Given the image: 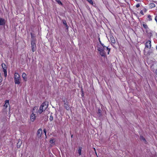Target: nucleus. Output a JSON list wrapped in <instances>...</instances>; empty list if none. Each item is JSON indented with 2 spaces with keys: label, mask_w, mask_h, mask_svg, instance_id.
I'll return each mask as SVG.
<instances>
[{
  "label": "nucleus",
  "mask_w": 157,
  "mask_h": 157,
  "mask_svg": "<svg viewBox=\"0 0 157 157\" xmlns=\"http://www.w3.org/2000/svg\"><path fill=\"white\" fill-rule=\"evenodd\" d=\"M14 81L15 84L18 85L21 83L20 75L17 73H15L14 74Z\"/></svg>",
  "instance_id": "obj_1"
},
{
  "label": "nucleus",
  "mask_w": 157,
  "mask_h": 157,
  "mask_svg": "<svg viewBox=\"0 0 157 157\" xmlns=\"http://www.w3.org/2000/svg\"><path fill=\"white\" fill-rule=\"evenodd\" d=\"M98 50L99 52L100 55L102 56H105V55L106 52L105 49L101 47H98Z\"/></svg>",
  "instance_id": "obj_2"
},
{
  "label": "nucleus",
  "mask_w": 157,
  "mask_h": 157,
  "mask_svg": "<svg viewBox=\"0 0 157 157\" xmlns=\"http://www.w3.org/2000/svg\"><path fill=\"white\" fill-rule=\"evenodd\" d=\"M42 133V129L41 128L39 129L37 132V135L38 138H39L41 136Z\"/></svg>",
  "instance_id": "obj_3"
},
{
  "label": "nucleus",
  "mask_w": 157,
  "mask_h": 157,
  "mask_svg": "<svg viewBox=\"0 0 157 157\" xmlns=\"http://www.w3.org/2000/svg\"><path fill=\"white\" fill-rule=\"evenodd\" d=\"M151 46V41L149 40L147 41L145 43V47L149 48H150Z\"/></svg>",
  "instance_id": "obj_4"
},
{
  "label": "nucleus",
  "mask_w": 157,
  "mask_h": 157,
  "mask_svg": "<svg viewBox=\"0 0 157 157\" xmlns=\"http://www.w3.org/2000/svg\"><path fill=\"white\" fill-rule=\"evenodd\" d=\"M101 45L102 46V47H101L103 48L104 49H105L106 51L107 52L108 54H109L110 49V48H108V47L105 46L103 44H102Z\"/></svg>",
  "instance_id": "obj_5"
},
{
  "label": "nucleus",
  "mask_w": 157,
  "mask_h": 157,
  "mask_svg": "<svg viewBox=\"0 0 157 157\" xmlns=\"http://www.w3.org/2000/svg\"><path fill=\"white\" fill-rule=\"evenodd\" d=\"M44 105V104H42L40 107L39 109L38 110V112L40 114L41 113L43 112V111H44L43 108Z\"/></svg>",
  "instance_id": "obj_6"
},
{
  "label": "nucleus",
  "mask_w": 157,
  "mask_h": 157,
  "mask_svg": "<svg viewBox=\"0 0 157 157\" xmlns=\"http://www.w3.org/2000/svg\"><path fill=\"white\" fill-rule=\"evenodd\" d=\"M31 45L32 50L33 52H35L36 50V43L31 44Z\"/></svg>",
  "instance_id": "obj_7"
},
{
  "label": "nucleus",
  "mask_w": 157,
  "mask_h": 157,
  "mask_svg": "<svg viewBox=\"0 0 157 157\" xmlns=\"http://www.w3.org/2000/svg\"><path fill=\"white\" fill-rule=\"evenodd\" d=\"M5 24V20L2 18H0V25H4Z\"/></svg>",
  "instance_id": "obj_8"
},
{
  "label": "nucleus",
  "mask_w": 157,
  "mask_h": 157,
  "mask_svg": "<svg viewBox=\"0 0 157 157\" xmlns=\"http://www.w3.org/2000/svg\"><path fill=\"white\" fill-rule=\"evenodd\" d=\"M109 36H110V39L111 42L112 43H113L114 44H115V40L114 37L111 35H110Z\"/></svg>",
  "instance_id": "obj_9"
},
{
  "label": "nucleus",
  "mask_w": 157,
  "mask_h": 157,
  "mask_svg": "<svg viewBox=\"0 0 157 157\" xmlns=\"http://www.w3.org/2000/svg\"><path fill=\"white\" fill-rule=\"evenodd\" d=\"M5 103L4 105V106L5 107V108L3 109V110H5L6 109V108L8 106V105L9 104V100H6L5 101Z\"/></svg>",
  "instance_id": "obj_10"
},
{
  "label": "nucleus",
  "mask_w": 157,
  "mask_h": 157,
  "mask_svg": "<svg viewBox=\"0 0 157 157\" xmlns=\"http://www.w3.org/2000/svg\"><path fill=\"white\" fill-rule=\"evenodd\" d=\"M22 143V141L20 140H19L18 143H17V147L18 148L20 147Z\"/></svg>",
  "instance_id": "obj_11"
},
{
  "label": "nucleus",
  "mask_w": 157,
  "mask_h": 157,
  "mask_svg": "<svg viewBox=\"0 0 157 157\" xmlns=\"http://www.w3.org/2000/svg\"><path fill=\"white\" fill-rule=\"evenodd\" d=\"M35 114L34 113H33L31 114V117H30V119H31V121L32 122L34 121L35 120Z\"/></svg>",
  "instance_id": "obj_12"
},
{
  "label": "nucleus",
  "mask_w": 157,
  "mask_h": 157,
  "mask_svg": "<svg viewBox=\"0 0 157 157\" xmlns=\"http://www.w3.org/2000/svg\"><path fill=\"white\" fill-rule=\"evenodd\" d=\"M64 108L67 110H69L70 109V107L68 105V103H64Z\"/></svg>",
  "instance_id": "obj_13"
},
{
  "label": "nucleus",
  "mask_w": 157,
  "mask_h": 157,
  "mask_svg": "<svg viewBox=\"0 0 157 157\" xmlns=\"http://www.w3.org/2000/svg\"><path fill=\"white\" fill-rule=\"evenodd\" d=\"M140 139L141 141H143L146 144L147 143V141L145 139L144 137V136H140Z\"/></svg>",
  "instance_id": "obj_14"
},
{
  "label": "nucleus",
  "mask_w": 157,
  "mask_h": 157,
  "mask_svg": "<svg viewBox=\"0 0 157 157\" xmlns=\"http://www.w3.org/2000/svg\"><path fill=\"white\" fill-rule=\"evenodd\" d=\"M82 149V147H78V152L79 155H81V151Z\"/></svg>",
  "instance_id": "obj_15"
},
{
  "label": "nucleus",
  "mask_w": 157,
  "mask_h": 157,
  "mask_svg": "<svg viewBox=\"0 0 157 157\" xmlns=\"http://www.w3.org/2000/svg\"><path fill=\"white\" fill-rule=\"evenodd\" d=\"M42 104H44V106H43V108L44 109V111H45L47 109L48 107V105L46 104V102H44Z\"/></svg>",
  "instance_id": "obj_16"
},
{
  "label": "nucleus",
  "mask_w": 157,
  "mask_h": 157,
  "mask_svg": "<svg viewBox=\"0 0 157 157\" xmlns=\"http://www.w3.org/2000/svg\"><path fill=\"white\" fill-rule=\"evenodd\" d=\"M101 110L100 109V108L98 109V112H97V113L98 114L99 117H100L101 115Z\"/></svg>",
  "instance_id": "obj_17"
},
{
  "label": "nucleus",
  "mask_w": 157,
  "mask_h": 157,
  "mask_svg": "<svg viewBox=\"0 0 157 157\" xmlns=\"http://www.w3.org/2000/svg\"><path fill=\"white\" fill-rule=\"evenodd\" d=\"M31 44L36 43V40L35 38H31Z\"/></svg>",
  "instance_id": "obj_18"
},
{
  "label": "nucleus",
  "mask_w": 157,
  "mask_h": 157,
  "mask_svg": "<svg viewBox=\"0 0 157 157\" xmlns=\"http://www.w3.org/2000/svg\"><path fill=\"white\" fill-rule=\"evenodd\" d=\"M52 113H51V115L50 116L49 120L50 121H52L53 119V117L52 115Z\"/></svg>",
  "instance_id": "obj_19"
},
{
  "label": "nucleus",
  "mask_w": 157,
  "mask_h": 157,
  "mask_svg": "<svg viewBox=\"0 0 157 157\" xmlns=\"http://www.w3.org/2000/svg\"><path fill=\"white\" fill-rule=\"evenodd\" d=\"M55 1L57 2V3L59 4V5H63V4L61 2V1H59V0H55Z\"/></svg>",
  "instance_id": "obj_20"
},
{
  "label": "nucleus",
  "mask_w": 157,
  "mask_h": 157,
  "mask_svg": "<svg viewBox=\"0 0 157 157\" xmlns=\"http://www.w3.org/2000/svg\"><path fill=\"white\" fill-rule=\"evenodd\" d=\"M143 27L145 29H147L148 28L147 25L146 24H143Z\"/></svg>",
  "instance_id": "obj_21"
},
{
  "label": "nucleus",
  "mask_w": 157,
  "mask_h": 157,
  "mask_svg": "<svg viewBox=\"0 0 157 157\" xmlns=\"http://www.w3.org/2000/svg\"><path fill=\"white\" fill-rule=\"evenodd\" d=\"M150 5L151 8H154L155 6V5L153 3H151Z\"/></svg>",
  "instance_id": "obj_22"
},
{
  "label": "nucleus",
  "mask_w": 157,
  "mask_h": 157,
  "mask_svg": "<svg viewBox=\"0 0 157 157\" xmlns=\"http://www.w3.org/2000/svg\"><path fill=\"white\" fill-rule=\"evenodd\" d=\"M31 38H35V36L34 33H31Z\"/></svg>",
  "instance_id": "obj_23"
},
{
  "label": "nucleus",
  "mask_w": 157,
  "mask_h": 157,
  "mask_svg": "<svg viewBox=\"0 0 157 157\" xmlns=\"http://www.w3.org/2000/svg\"><path fill=\"white\" fill-rule=\"evenodd\" d=\"M49 142L51 144H53L54 143V139L52 138L50 139Z\"/></svg>",
  "instance_id": "obj_24"
},
{
  "label": "nucleus",
  "mask_w": 157,
  "mask_h": 157,
  "mask_svg": "<svg viewBox=\"0 0 157 157\" xmlns=\"http://www.w3.org/2000/svg\"><path fill=\"white\" fill-rule=\"evenodd\" d=\"M147 18L149 19V21H151L152 20L151 16L150 15H148L147 16Z\"/></svg>",
  "instance_id": "obj_25"
},
{
  "label": "nucleus",
  "mask_w": 157,
  "mask_h": 157,
  "mask_svg": "<svg viewBox=\"0 0 157 157\" xmlns=\"http://www.w3.org/2000/svg\"><path fill=\"white\" fill-rule=\"evenodd\" d=\"M63 23L64 25H67L66 21L65 20L63 19L62 20Z\"/></svg>",
  "instance_id": "obj_26"
},
{
  "label": "nucleus",
  "mask_w": 157,
  "mask_h": 157,
  "mask_svg": "<svg viewBox=\"0 0 157 157\" xmlns=\"http://www.w3.org/2000/svg\"><path fill=\"white\" fill-rule=\"evenodd\" d=\"M1 66L3 68V69H4L6 67V64L4 63H2L1 64Z\"/></svg>",
  "instance_id": "obj_27"
},
{
  "label": "nucleus",
  "mask_w": 157,
  "mask_h": 157,
  "mask_svg": "<svg viewBox=\"0 0 157 157\" xmlns=\"http://www.w3.org/2000/svg\"><path fill=\"white\" fill-rule=\"evenodd\" d=\"M89 2L91 5L93 4V3L92 0H87Z\"/></svg>",
  "instance_id": "obj_28"
},
{
  "label": "nucleus",
  "mask_w": 157,
  "mask_h": 157,
  "mask_svg": "<svg viewBox=\"0 0 157 157\" xmlns=\"http://www.w3.org/2000/svg\"><path fill=\"white\" fill-rule=\"evenodd\" d=\"M43 131H44V133L45 135V136H46V138H47V136H46V132H46V129H44Z\"/></svg>",
  "instance_id": "obj_29"
},
{
  "label": "nucleus",
  "mask_w": 157,
  "mask_h": 157,
  "mask_svg": "<svg viewBox=\"0 0 157 157\" xmlns=\"http://www.w3.org/2000/svg\"><path fill=\"white\" fill-rule=\"evenodd\" d=\"M26 76V74L25 73H23L22 74V77L23 78H25Z\"/></svg>",
  "instance_id": "obj_30"
},
{
  "label": "nucleus",
  "mask_w": 157,
  "mask_h": 157,
  "mask_svg": "<svg viewBox=\"0 0 157 157\" xmlns=\"http://www.w3.org/2000/svg\"><path fill=\"white\" fill-rule=\"evenodd\" d=\"M65 26H66V31H68V28H69L68 25H65Z\"/></svg>",
  "instance_id": "obj_31"
},
{
  "label": "nucleus",
  "mask_w": 157,
  "mask_h": 157,
  "mask_svg": "<svg viewBox=\"0 0 157 157\" xmlns=\"http://www.w3.org/2000/svg\"><path fill=\"white\" fill-rule=\"evenodd\" d=\"M6 68H7L6 67L5 68L3 69V71L4 72H7Z\"/></svg>",
  "instance_id": "obj_32"
},
{
  "label": "nucleus",
  "mask_w": 157,
  "mask_h": 157,
  "mask_svg": "<svg viewBox=\"0 0 157 157\" xmlns=\"http://www.w3.org/2000/svg\"><path fill=\"white\" fill-rule=\"evenodd\" d=\"M4 75L5 76V77H6L7 75V72H4Z\"/></svg>",
  "instance_id": "obj_33"
},
{
  "label": "nucleus",
  "mask_w": 157,
  "mask_h": 157,
  "mask_svg": "<svg viewBox=\"0 0 157 157\" xmlns=\"http://www.w3.org/2000/svg\"><path fill=\"white\" fill-rule=\"evenodd\" d=\"M140 4H137L136 6L137 8H138L140 7Z\"/></svg>",
  "instance_id": "obj_34"
},
{
  "label": "nucleus",
  "mask_w": 157,
  "mask_h": 157,
  "mask_svg": "<svg viewBox=\"0 0 157 157\" xmlns=\"http://www.w3.org/2000/svg\"><path fill=\"white\" fill-rule=\"evenodd\" d=\"M63 102H64V103H68L67 101H66L65 100L63 101Z\"/></svg>",
  "instance_id": "obj_35"
},
{
  "label": "nucleus",
  "mask_w": 157,
  "mask_h": 157,
  "mask_svg": "<svg viewBox=\"0 0 157 157\" xmlns=\"http://www.w3.org/2000/svg\"><path fill=\"white\" fill-rule=\"evenodd\" d=\"M140 13L142 15H144V13L143 12V11L142 10H141L140 11Z\"/></svg>",
  "instance_id": "obj_36"
},
{
  "label": "nucleus",
  "mask_w": 157,
  "mask_h": 157,
  "mask_svg": "<svg viewBox=\"0 0 157 157\" xmlns=\"http://www.w3.org/2000/svg\"><path fill=\"white\" fill-rule=\"evenodd\" d=\"M37 108V107H35L33 109V110H34L35 109H36Z\"/></svg>",
  "instance_id": "obj_37"
},
{
  "label": "nucleus",
  "mask_w": 157,
  "mask_h": 157,
  "mask_svg": "<svg viewBox=\"0 0 157 157\" xmlns=\"http://www.w3.org/2000/svg\"><path fill=\"white\" fill-rule=\"evenodd\" d=\"M135 0L137 2H140L141 0Z\"/></svg>",
  "instance_id": "obj_38"
},
{
  "label": "nucleus",
  "mask_w": 157,
  "mask_h": 157,
  "mask_svg": "<svg viewBox=\"0 0 157 157\" xmlns=\"http://www.w3.org/2000/svg\"><path fill=\"white\" fill-rule=\"evenodd\" d=\"M155 73L157 75V69H156V70L155 71Z\"/></svg>",
  "instance_id": "obj_39"
},
{
  "label": "nucleus",
  "mask_w": 157,
  "mask_h": 157,
  "mask_svg": "<svg viewBox=\"0 0 157 157\" xmlns=\"http://www.w3.org/2000/svg\"><path fill=\"white\" fill-rule=\"evenodd\" d=\"M81 91H82V92H83V91L82 90H81ZM83 93H82V95H83Z\"/></svg>",
  "instance_id": "obj_40"
},
{
  "label": "nucleus",
  "mask_w": 157,
  "mask_h": 157,
  "mask_svg": "<svg viewBox=\"0 0 157 157\" xmlns=\"http://www.w3.org/2000/svg\"><path fill=\"white\" fill-rule=\"evenodd\" d=\"M99 42L100 43V44H101L102 43H101V41H99Z\"/></svg>",
  "instance_id": "obj_41"
},
{
  "label": "nucleus",
  "mask_w": 157,
  "mask_h": 157,
  "mask_svg": "<svg viewBox=\"0 0 157 157\" xmlns=\"http://www.w3.org/2000/svg\"><path fill=\"white\" fill-rule=\"evenodd\" d=\"M71 138H72V137H73V135H71Z\"/></svg>",
  "instance_id": "obj_42"
},
{
  "label": "nucleus",
  "mask_w": 157,
  "mask_h": 157,
  "mask_svg": "<svg viewBox=\"0 0 157 157\" xmlns=\"http://www.w3.org/2000/svg\"><path fill=\"white\" fill-rule=\"evenodd\" d=\"M98 40H99V41H100V38H99V39H98Z\"/></svg>",
  "instance_id": "obj_43"
},
{
  "label": "nucleus",
  "mask_w": 157,
  "mask_h": 157,
  "mask_svg": "<svg viewBox=\"0 0 157 157\" xmlns=\"http://www.w3.org/2000/svg\"><path fill=\"white\" fill-rule=\"evenodd\" d=\"M145 12H146V10L145 9V11H144Z\"/></svg>",
  "instance_id": "obj_44"
},
{
  "label": "nucleus",
  "mask_w": 157,
  "mask_h": 157,
  "mask_svg": "<svg viewBox=\"0 0 157 157\" xmlns=\"http://www.w3.org/2000/svg\"><path fill=\"white\" fill-rule=\"evenodd\" d=\"M156 49H157V46H156Z\"/></svg>",
  "instance_id": "obj_45"
}]
</instances>
